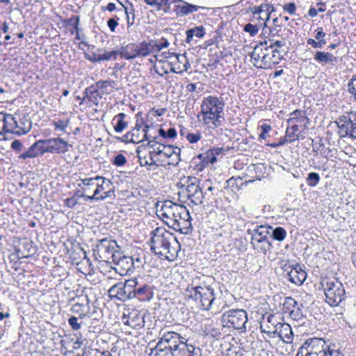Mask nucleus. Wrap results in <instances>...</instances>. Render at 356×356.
Returning a JSON list of instances; mask_svg holds the SVG:
<instances>
[{"mask_svg":"<svg viewBox=\"0 0 356 356\" xmlns=\"http://www.w3.org/2000/svg\"><path fill=\"white\" fill-rule=\"evenodd\" d=\"M156 213L170 228L183 234L192 232L191 217L185 206L166 200L157 204Z\"/></svg>","mask_w":356,"mask_h":356,"instance_id":"obj_1","label":"nucleus"},{"mask_svg":"<svg viewBox=\"0 0 356 356\" xmlns=\"http://www.w3.org/2000/svg\"><path fill=\"white\" fill-rule=\"evenodd\" d=\"M150 241L151 250L154 254L169 261L176 259L181 248L177 238L163 227H157L152 231Z\"/></svg>","mask_w":356,"mask_h":356,"instance_id":"obj_2","label":"nucleus"},{"mask_svg":"<svg viewBox=\"0 0 356 356\" xmlns=\"http://www.w3.org/2000/svg\"><path fill=\"white\" fill-rule=\"evenodd\" d=\"M225 102L221 97L208 96L201 104L200 114L202 122L209 129H215L221 124Z\"/></svg>","mask_w":356,"mask_h":356,"instance_id":"obj_3","label":"nucleus"},{"mask_svg":"<svg viewBox=\"0 0 356 356\" xmlns=\"http://www.w3.org/2000/svg\"><path fill=\"white\" fill-rule=\"evenodd\" d=\"M211 278H206L196 283L193 281L192 284L186 289V296L200 304L202 309L209 311L216 299L214 289L212 284H209Z\"/></svg>","mask_w":356,"mask_h":356,"instance_id":"obj_4","label":"nucleus"},{"mask_svg":"<svg viewBox=\"0 0 356 356\" xmlns=\"http://www.w3.org/2000/svg\"><path fill=\"white\" fill-rule=\"evenodd\" d=\"M325 301L332 307L339 306L345 300L346 293L343 284L338 280L322 282Z\"/></svg>","mask_w":356,"mask_h":356,"instance_id":"obj_5","label":"nucleus"},{"mask_svg":"<svg viewBox=\"0 0 356 356\" xmlns=\"http://www.w3.org/2000/svg\"><path fill=\"white\" fill-rule=\"evenodd\" d=\"M200 180L195 177L188 176L181 180L182 193L194 204L199 205L203 203L204 194L200 186Z\"/></svg>","mask_w":356,"mask_h":356,"instance_id":"obj_6","label":"nucleus"},{"mask_svg":"<svg viewBox=\"0 0 356 356\" xmlns=\"http://www.w3.org/2000/svg\"><path fill=\"white\" fill-rule=\"evenodd\" d=\"M270 50L271 49L265 40L256 44L253 51L250 54L251 58L255 61L254 66L257 68L266 69L270 67L272 63L275 64L276 61H273L270 56Z\"/></svg>","mask_w":356,"mask_h":356,"instance_id":"obj_7","label":"nucleus"},{"mask_svg":"<svg viewBox=\"0 0 356 356\" xmlns=\"http://www.w3.org/2000/svg\"><path fill=\"white\" fill-rule=\"evenodd\" d=\"M221 321L227 327H232L236 330H245V324L248 322V314L244 309H230L225 312Z\"/></svg>","mask_w":356,"mask_h":356,"instance_id":"obj_8","label":"nucleus"},{"mask_svg":"<svg viewBox=\"0 0 356 356\" xmlns=\"http://www.w3.org/2000/svg\"><path fill=\"white\" fill-rule=\"evenodd\" d=\"M94 250L99 257L104 261H109L113 259L115 253L119 252L120 247L115 241L108 238L97 240Z\"/></svg>","mask_w":356,"mask_h":356,"instance_id":"obj_9","label":"nucleus"},{"mask_svg":"<svg viewBox=\"0 0 356 356\" xmlns=\"http://www.w3.org/2000/svg\"><path fill=\"white\" fill-rule=\"evenodd\" d=\"M119 54L122 58L127 60H132L137 57H145L151 54L148 43L143 42L138 44L129 43L124 47H122L119 50Z\"/></svg>","mask_w":356,"mask_h":356,"instance_id":"obj_10","label":"nucleus"},{"mask_svg":"<svg viewBox=\"0 0 356 356\" xmlns=\"http://www.w3.org/2000/svg\"><path fill=\"white\" fill-rule=\"evenodd\" d=\"M136 279L126 280L124 282H118L108 289L111 298H115L120 301L132 299V287L135 286Z\"/></svg>","mask_w":356,"mask_h":356,"instance_id":"obj_11","label":"nucleus"},{"mask_svg":"<svg viewBox=\"0 0 356 356\" xmlns=\"http://www.w3.org/2000/svg\"><path fill=\"white\" fill-rule=\"evenodd\" d=\"M183 337L175 332H164L156 343L161 350L174 352L182 343Z\"/></svg>","mask_w":356,"mask_h":356,"instance_id":"obj_12","label":"nucleus"},{"mask_svg":"<svg viewBox=\"0 0 356 356\" xmlns=\"http://www.w3.org/2000/svg\"><path fill=\"white\" fill-rule=\"evenodd\" d=\"M45 153L65 154L70 146L68 142L60 137L42 140Z\"/></svg>","mask_w":356,"mask_h":356,"instance_id":"obj_13","label":"nucleus"},{"mask_svg":"<svg viewBox=\"0 0 356 356\" xmlns=\"http://www.w3.org/2000/svg\"><path fill=\"white\" fill-rule=\"evenodd\" d=\"M265 330L267 333L276 334L284 343H290L293 339V333L290 325L281 323L277 325H267Z\"/></svg>","mask_w":356,"mask_h":356,"instance_id":"obj_14","label":"nucleus"},{"mask_svg":"<svg viewBox=\"0 0 356 356\" xmlns=\"http://www.w3.org/2000/svg\"><path fill=\"white\" fill-rule=\"evenodd\" d=\"M322 344H323V339H312L310 342H306L299 348L296 356H322Z\"/></svg>","mask_w":356,"mask_h":356,"instance_id":"obj_15","label":"nucleus"},{"mask_svg":"<svg viewBox=\"0 0 356 356\" xmlns=\"http://www.w3.org/2000/svg\"><path fill=\"white\" fill-rule=\"evenodd\" d=\"M116 266V270L120 275H126L133 271V257L125 256L122 252L115 253L112 260Z\"/></svg>","mask_w":356,"mask_h":356,"instance_id":"obj_16","label":"nucleus"},{"mask_svg":"<svg viewBox=\"0 0 356 356\" xmlns=\"http://www.w3.org/2000/svg\"><path fill=\"white\" fill-rule=\"evenodd\" d=\"M134 286L132 287V298H136L140 301H149L153 298V289L150 284H141L136 280Z\"/></svg>","mask_w":356,"mask_h":356,"instance_id":"obj_17","label":"nucleus"},{"mask_svg":"<svg viewBox=\"0 0 356 356\" xmlns=\"http://www.w3.org/2000/svg\"><path fill=\"white\" fill-rule=\"evenodd\" d=\"M84 186H95V195H99L101 192L108 189L111 186V181L103 177L96 176L92 178H85L81 179Z\"/></svg>","mask_w":356,"mask_h":356,"instance_id":"obj_18","label":"nucleus"},{"mask_svg":"<svg viewBox=\"0 0 356 356\" xmlns=\"http://www.w3.org/2000/svg\"><path fill=\"white\" fill-rule=\"evenodd\" d=\"M283 311L284 313H289L290 317L298 321L302 317V312L297 302L291 297L284 298L283 302Z\"/></svg>","mask_w":356,"mask_h":356,"instance_id":"obj_19","label":"nucleus"},{"mask_svg":"<svg viewBox=\"0 0 356 356\" xmlns=\"http://www.w3.org/2000/svg\"><path fill=\"white\" fill-rule=\"evenodd\" d=\"M288 280L297 286H300L307 278V273L301 265H293L289 271H287Z\"/></svg>","mask_w":356,"mask_h":356,"instance_id":"obj_20","label":"nucleus"},{"mask_svg":"<svg viewBox=\"0 0 356 356\" xmlns=\"http://www.w3.org/2000/svg\"><path fill=\"white\" fill-rule=\"evenodd\" d=\"M44 154L42 140H36L26 151L18 156V159L26 160Z\"/></svg>","mask_w":356,"mask_h":356,"instance_id":"obj_21","label":"nucleus"},{"mask_svg":"<svg viewBox=\"0 0 356 356\" xmlns=\"http://www.w3.org/2000/svg\"><path fill=\"white\" fill-rule=\"evenodd\" d=\"M111 91H99L97 87H95V84H92L88 87L84 92H83V99L87 98L88 101L94 104L95 105H98L99 99L102 98L104 95L111 94Z\"/></svg>","mask_w":356,"mask_h":356,"instance_id":"obj_22","label":"nucleus"},{"mask_svg":"<svg viewBox=\"0 0 356 356\" xmlns=\"http://www.w3.org/2000/svg\"><path fill=\"white\" fill-rule=\"evenodd\" d=\"M181 149L178 147H174L172 145H162V149H155L154 152L157 155L163 154L166 158L173 157V161L177 163L180 161L179 154ZM153 152H150L152 154Z\"/></svg>","mask_w":356,"mask_h":356,"instance_id":"obj_23","label":"nucleus"},{"mask_svg":"<svg viewBox=\"0 0 356 356\" xmlns=\"http://www.w3.org/2000/svg\"><path fill=\"white\" fill-rule=\"evenodd\" d=\"M314 60L322 65L326 64L333 65L337 61V57H335L332 53L325 51H316L314 56Z\"/></svg>","mask_w":356,"mask_h":356,"instance_id":"obj_24","label":"nucleus"},{"mask_svg":"<svg viewBox=\"0 0 356 356\" xmlns=\"http://www.w3.org/2000/svg\"><path fill=\"white\" fill-rule=\"evenodd\" d=\"M35 252L32 245V242L24 241L21 242L17 248H16V253L19 259L28 258L31 254Z\"/></svg>","mask_w":356,"mask_h":356,"instance_id":"obj_25","label":"nucleus"},{"mask_svg":"<svg viewBox=\"0 0 356 356\" xmlns=\"http://www.w3.org/2000/svg\"><path fill=\"white\" fill-rule=\"evenodd\" d=\"M144 316L138 311H133L129 313L127 324L132 327L136 328L144 326Z\"/></svg>","mask_w":356,"mask_h":356,"instance_id":"obj_26","label":"nucleus"},{"mask_svg":"<svg viewBox=\"0 0 356 356\" xmlns=\"http://www.w3.org/2000/svg\"><path fill=\"white\" fill-rule=\"evenodd\" d=\"M279 31L278 30H270V38L268 40H265V41L267 42V44L271 49H275V47H277L280 49H282V47H285L286 45V41L284 39L283 40H277L275 38V37L278 35Z\"/></svg>","mask_w":356,"mask_h":356,"instance_id":"obj_27","label":"nucleus"},{"mask_svg":"<svg viewBox=\"0 0 356 356\" xmlns=\"http://www.w3.org/2000/svg\"><path fill=\"white\" fill-rule=\"evenodd\" d=\"M17 127H19V122H17L15 118L11 114H6L4 118L3 130L8 133H14Z\"/></svg>","mask_w":356,"mask_h":356,"instance_id":"obj_28","label":"nucleus"},{"mask_svg":"<svg viewBox=\"0 0 356 356\" xmlns=\"http://www.w3.org/2000/svg\"><path fill=\"white\" fill-rule=\"evenodd\" d=\"M290 118L287 120L289 124L290 123H302L305 120L309 121V119L306 116L305 111L296 109L290 114Z\"/></svg>","mask_w":356,"mask_h":356,"instance_id":"obj_29","label":"nucleus"},{"mask_svg":"<svg viewBox=\"0 0 356 356\" xmlns=\"http://www.w3.org/2000/svg\"><path fill=\"white\" fill-rule=\"evenodd\" d=\"M186 33V42L190 43L193 40L194 36H196L199 38H203L205 35V29L202 26H196L195 28L187 30Z\"/></svg>","mask_w":356,"mask_h":356,"instance_id":"obj_30","label":"nucleus"},{"mask_svg":"<svg viewBox=\"0 0 356 356\" xmlns=\"http://www.w3.org/2000/svg\"><path fill=\"white\" fill-rule=\"evenodd\" d=\"M277 324H281V323L277 322V316L275 314H266L262 316V320L260 323V328L262 332L267 333V332L265 330L267 329V325Z\"/></svg>","mask_w":356,"mask_h":356,"instance_id":"obj_31","label":"nucleus"},{"mask_svg":"<svg viewBox=\"0 0 356 356\" xmlns=\"http://www.w3.org/2000/svg\"><path fill=\"white\" fill-rule=\"evenodd\" d=\"M140 128L141 126L136 124L135 127L131 131L127 132L122 137L117 138V139L124 143H137L138 138H135L136 133L140 131Z\"/></svg>","mask_w":356,"mask_h":356,"instance_id":"obj_32","label":"nucleus"},{"mask_svg":"<svg viewBox=\"0 0 356 356\" xmlns=\"http://www.w3.org/2000/svg\"><path fill=\"white\" fill-rule=\"evenodd\" d=\"M31 129V121L29 118L24 117L22 119H20L19 127H17L15 134L21 136L28 133Z\"/></svg>","mask_w":356,"mask_h":356,"instance_id":"obj_33","label":"nucleus"},{"mask_svg":"<svg viewBox=\"0 0 356 356\" xmlns=\"http://www.w3.org/2000/svg\"><path fill=\"white\" fill-rule=\"evenodd\" d=\"M125 117L126 115L124 113H120L114 117L113 120H117V123L114 127L116 132L120 133L127 127V122L124 121Z\"/></svg>","mask_w":356,"mask_h":356,"instance_id":"obj_34","label":"nucleus"},{"mask_svg":"<svg viewBox=\"0 0 356 356\" xmlns=\"http://www.w3.org/2000/svg\"><path fill=\"white\" fill-rule=\"evenodd\" d=\"M162 42H158L155 40H151L148 43L149 49L151 51V54L154 52L160 51L163 48H166L169 45V42L166 39L162 38Z\"/></svg>","mask_w":356,"mask_h":356,"instance_id":"obj_35","label":"nucleus"},{"mask_svg":"<svg viewBox=\"0 0 356 356\" xmlns=\"http://www.w3.org/2000/svg\"><path fill=\"white\" fill-rule=\"evenodd\" d=\"M322 356H343V354L339 350L334 349L329 345H327L323 340V344L321 346Z\"/></svg>","mask_w":356,"mask_h":356,"instance_id":"obj_36","label":"nucleus"},{"mask_svg":"<svg viewBox=\"0 0 356 356\" xmlns=\"http://www.w3.org/2000/svg\"><path fill=\"white\" fill-rule=\"evenodd\" d=\"M286 235V230L281 227H277L275 228H271L270 238L275 239L278 241H282L285 238Z\"/></svg>","mask_w":356,"mask_h":356,"instance_id":"obj_37","label":"nucleus"},{"mask_svg":"<svg viewBox=\"0 0 356 356\" xmlns=\"http://www.w3.org/2000/svg\"><path fill=\"white\" fill-rule=\"evenodd\" d=\"M269 238H270L268 236L258 240V241H256V247L254 248L259 249V251L265 254L266 251L270 250L272 247V243Z\"/></svg>","mask_w":356,"mask_h":356,"instance_id":"obj_38","label":"nucleus"},{"mask_svg":"<svg viewBox=\"0 0 356 356\" xmlns=\"http://www.w3.org/2000/svg\"><path fill=\"white\" fill-rule=\"evenodd\" d=\"M275 11L274 7L268 3L261 4V12L259 17L260 19L265 21V24L269 20L270 14Z\"/></svg>","mask_w":356,"mask_h":356,"instance_id":"obj_39","label":"nucleus"},{"mask_svg":"<svg viewBox=\"0 0 356 356\" xmlns=\"http://www.w3.org/2000/svg\"><path fill=\"white\" fill-rule=\"evenodd\" d=\"M173 356H193V351L188 348L186 343L184 342L172 352Z\"/></svg>","mask_w":356,"mask_h":356,"instance_id":"obj_40","label":"nucleus"},{"mask_svg":"<svg viewBox=\"0 0 356 356\" xmlns=\"http://www.w3.org/2000/svg\"><path fill=\"white\" fill-rule=\"evenodd\" d=\"M354 120H356V112H351L347 115H340L335 122L337 124H348V125L351 126L354 122Z\"/></svg>","mask_w":356,"mask_h":356,"instance_id":"obj_41","label":"nucleus"},{"mask_svg":"<svg viewBox=\"0 0 356 356\" xmlns=\"http://www.w3.org/2000/svg\"><path fill=\"white\" fill-rule=\"evenodd\" d=\"M217 159L216 157L210 153V150L209 149L206 152L204 153V158L202 160V164L198 170H202L204 168L209 166V164H213Z\"/></svg>","mask_w":356,"mask_h":356,"instance_id":"obj_42","label":"nucleus"},{"mask_svg":"<svg viewBox=\"0 0 356 356\" xmlns=\"http://www.w3.org/2000/svg\"><path fill=\"white\" fill-rule=\"evenodd\" d=\"M204 7L198 6L190 3H185L184 6L180 7V14L186 15L193 12H197L199 9H204Z\"/></svg>","mask_w":356,"mask_h":356,"instance_id":"obj_43","label":"nucleus"},{"mask_svg":"<svg viewBox=\"0 0 356 356\" xmlns=\"http://www.w3.org/2000/svg\"><path fill=\"white\" fill-rule=\"evenodd\" d=\"M248 233L249 234H251V243L254 248L256 247V241H258V240H261V238L268 237V236L263 235V233L259 232L258 229H249L248 230Z\"/></svg>","mask_w":356,"mask_h":356,"instance_id":"obj_44","label":"nucleus"},{"mask_svg":"<svg viewBox=\"0 0 356 356\" xmlns=\"http://www.w3.org/2000/svg\"><path fill=\"white\" fill-rule=\"evenodd\" d=\"M79 187L83 189V191L82 193L80 194V196L81 197H83L86 201H89V200H97V201H99V200H102V199L103 198L102 197H99V195H95V192L94 191L93 193V195H86V193H88V188L86 186H84L82 183L81 184H79Z\"/></svg>","mask_w":356,"mask_h":356,"instance_id":"obj_45","label":"nucleus"},{"mask_svg":"<svg viewBox=\"0 0 356 356\" xmlns=\"http://www.w3.org/2000/svg\"><path fill=\"white\" fill-rule=\"evenodd\" d=\"M306 180L309 186L316 187L321 180V177L317 172H311L308 174Z\"/></svg>","mask_w":356,"mask_h":356,"instance_id":"obj_46","label":"nucleus"},{"mask_svg":"<svg viewBox=\"0 0 356 356\" xmlns=\"http://www.w3.org/2000/svg\"><path fill=\"white\" fill-rule=\"evenodd\" d=\"M95 87H97V88L102 91H104V92L106 91H109L108 90V88L110 86V87H113V84H115V81H113V80H106V81H99L96 83H95ZM110 91H111V92H113L112 90H111Z\"/></svg>","mask_w":356,"mask_h":356,"instance_id":"obj_47","label":"nucleus"},{"mask_svg":"<svg viewBox=\"0 0 356 356\" xmlns=\"http://www.w3.org/2000/svg\"><path fill=\"white\" fill-rule=\"evenodd\" d=\"M69 124L70 119L66 120H58L53 122L55 130H58L64 133H66V128L68 127Z\"/></svg>","mask_w":356,"mask_h":356,"instance_id":"obj_48","label":"nucleus"},{"mask_svg":"<svg viewBox=\"0 0 356 356\" xmlns=\"http://www.w3.org/2000/svg\"><path fill=\"white\" fill-rule=\"evenodd\" d=\"M160 349V348L156 346L154 348L151 349L149 356H173L172 352Z\"/></svg>","mask_w":356,"mask_h":356,"instance_id":"obj_49","label":"nucleus"},{"mask_svg":"<svg viewBox=\"0 0 356 356\" xmlns=\"http://www.w3.org/2000/svg\"><path fill=\"white\" fill-rule=\"evenodd\" d=\"M159 135L164 138H174L177 136V131L175 128H170L165 131L163 128H160L159 130Z\"/></svg>","mask_w":356,"mask_h":356,"instance_id":"obj_50","label":"nucleus"},{"mask_svg":"<svg viewBox=\"0 0 356 356\" xmlns=\"http://www.w3.org/2000/svg\"><path fill=\"white\" fill-rule=\"evenodd\" d=\"M127 160L122 154H117L113 159L112 163L118 167L123 166L126 164Z\"/></svg>","mask_w":356,"mask_h":356,"instance_id":"obj_51","label":"nucleus"},{"mask_svg":"<svg viewBox=\"0 0 356 356\" xmlns=\"http://www.w3.org/2000/svg\"><path fill=\"white\" fill-rule=\"evenodd\" d=\"M337 127L339 129V134L341 137H346L348 136H350L351 126L348 125V124H337Z\"/></svg>","mask_w":356,"mask_h":356,"instance_id":"obj_52","label":"nucleus"},{"mask_svg":"<svg viewBox=\"0 0 356 356\" xmlns=\"http://www.w3.org/2000/svg\"><path fill=\"white\" fill-rule=\"evenodd\" d=\"M78 321H79V318L74 316H72L68 319V323L73 330L76 331V330H79L81 329V322L79 323Z\"/></svg>","mask_w":356,"mask_h":356,"instance_id":"obj_53","label":"nucleus"},{"mask_svg":"<svg viewBox=\"0 0 356 356\" xmlns=\"http://www.w3.org/2000/svg\"><path fill=\"white\" fill-rule=\"evenodd\" d=\"M120 54L119 51H106L102 54H100L101 57V61L102 60H109L111 59H116V56Z\"/></svg>","mask_w":356,"mask_h":356,"instance_id":"obj_54","label":"nucleus"},{"mask_svg":"<svg viewBox=\"0 0 356 356\" xmlns=\"http://www.w3.org/2000/svg\"><path fill=\"white\" fill-rule=\"evenodd\" d=\"M138 154H139V151H137ZM138 161L140 163V165L141 166H145V165H156L155 161L153 159L152 156L149 158V161L147 159L145 156L142 157L140 154H138Z\"/></svg>","mask_w":356,"mask_h":356,"instance_id":"obj_55","label":"nucleus"},{"mask_svg":"<svg viewBox=\"0 0 356 356\" xmlns=\"http://www.w3.org/2000/svg\"><path fill=\"white\" fill-rule=\"evenodd\" d=\"M243 31L249 33L251 36H254L258 33L259 29L257 25L248 23L244 26Z\"/></svg>","mask_w":356,"mask_h":356,"instance_id":"obj_56","label":"nucleus"},{"mask_svg":"<svg viewBox=\"0 0 356 356\" xmlns=\"http://www.w3.org/2000/svg\"><path fill=\"white\" fill-rule=\"evenodd\" d=\"M348 89L356 99V74L348 82Z\"/></svg>","mask_w":356,"mask_h":356,"instance_id":"obj_57","label":"nucleus"},{"mask_svg":"<svg viewBox=\"0 0 356 356\" xmlns=\"http://www.w3.org/2000/svg\"><path fill=\"white\" fill-rule=\"evenodd\" d=\"M202 138V134L200 132L197 131L195 133H188L186 135V139L191 143H195L198 140H200Z\"/></svg>","mask_w":356,"mask_h":356,"instance_id":"obj_58","label":"nucleus"},{"mask_svg":"<svg viewBox=\"0 0 356 356\" xmlns=\"http://www.w3.org/2000/svg\"><path fill=\"white\" fill-rule=\"evenodd\" d=\"M121 5L124 9V12L127 15V27L129 28L134 24L135 14L131 12L129 13L128 8L124 7V6L122 3Z\"/></svg>","mask_w":356,"mask_h":356,"instance_id":"obj_59","label":"nucleus"},{"mask_svg":"<svg viewBox=\"0 0 356 356\" xmlns=\"http://www.w3.org/2000/svg\"><path fill=\"white\" fill-rule=\"evenodd\" d=\"M282 50H279L277 49H271L270 52L272 53V60L276 61L281 60L283 58V55L281 54ZM284 54L286 52V51H283Z\"/></svg>","mask_w":356,"mask_h":356,"instance_id":"obj_60","label":"nucleus"},{"mask_svg":"<svg viewBox=\"0 0 356 356\" xmlns=\"http://www.w3.org/2000/svg\"><path fill=\"white\" fill-rule=\"evenodd\" d=\"M261 132L259 134V138L266 139L268 136V132L271 130V127L268 124H264L261 126Z\"/></svg>","mask_w":356,"mask_h":356,"instance_id":"obj_61","label":"nucleus"},{"mask_svg":"<svg viewBox=\"0 0 356 356\" xmlns=\"http://www.w3.org/2000/svg\"><path fill=\"white\" fill-rule=\"evenodd\" d=\"M283 9L284 11L287 12L290 15H294L296 10V6L295 3H289L284 4L283 6Z\"/></svg>","mask_w":356,"mask_h":356,"instance_id":"obj_62","label":"nucleus"},{"mask_svg":"<svg viewBox=\"0 0 356 356\" xmlns=\"http://www.w3.org/2000/svg\"><path fill=\"white\" fill-rule=\"evenodd\" d=\"M118 19H119L118 17H113V18H110L107 21V25L109 27L111 31L115 32V29L118 25Z\"/></svg>","mask_w":356,"mask_h":356,"instance_id":"obj_63","label":"nucleus"},{"mask_svg":"<svg viewBox=\"0 0 356 356\" xmlns=\"http://www.w3.org/2000/svg\"><path fill=\"white\" fill-rule=\"evenodd\" d=\"M271 228V226L259 225L257 226V227L254 229H258L259 232L263 233V235H266L270 237Z\"/></svg>","mask_w":356,"mask_h":356,"instance_id":"obj_64","label":"nucleus"}]
</instances>
